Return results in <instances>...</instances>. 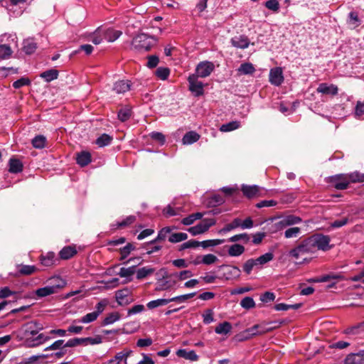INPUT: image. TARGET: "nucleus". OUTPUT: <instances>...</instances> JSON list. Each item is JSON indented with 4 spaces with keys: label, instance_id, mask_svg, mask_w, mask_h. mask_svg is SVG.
<instances>
[{
    "label": "nucleus",
    "instance_id": "nucleus-1",
    "mask_svg": "<svg viewBox=\"0 0 364 364\" xmlns=\"http://www.w3.org/2000/svg\"><path fill=\"white\" fill-rule=\"evenodd\" d=\"M157 38L154 36H148L146 33H140L132 40V46L137 51H149L156 43Z\"/></svg>",
    "mask_w": 364,
    "mask_h": 364
},
{
    "label": "nucleus",
    "instance_id": "nucleus-2",
    "mask_svg": "<svg viewBox=\"0 0 364 364\" xmlns=\"http://www.w3.org/2000/svg\"><path fill=\"white\" fill-rule=\"evenodd\" d=\"M156 283L155 290L156 291H166L174 287L176 282L171 279L172 274H168L166 269L161 268L156 272Z\"/></svg>",
    "mask_w": 364,
    "mask_h": 364
},
{
    "label": "nucleus",
    "instance_id": "nucleus-3",
    "mask_svg": "<svg viewBox=\"0 0 364 364\" xmlns=\"http://www.w3.org/2000/svg\"><path fill=\"white\" fill-rule=\"evenodd\" d=\"M316 251L313 245L312 241L311 240V237H309L302 240L296 247L291 250L289 252V255L291 257L298 259L301 256L309 253H314Z\"/></svg>",
    "mask_w": 364,
    "mask_h": 364
},
{
    "label": "nucleus",
    "instance_id": "nucleus-4",
    "mask_svg": "<svg viewBox=\"0 0 364 364\" xmlns=\"http://www.w3.org/2000/svg\"><path fill=\"white\" fill-rule=\"evenodd\" d=\"M314 247L315 251L320 250L327 251L331 248L329 245L331 238L328 235L315 234L310 237Z\"/></svg>",
    "mask_w": 364,
    "mask_h": 364
},
{
    "label": "nucleus",
    "instance_id": "nucleus-5",
    "mask_svg": "<svg viewBox=\"0 0 364 364\" xmlns=\"http://www.w3.org/2000/svg\"><path fill=\"white\" fill-rule=\"evenodd\" d=\"M216 223V220L213 218L204 219L198 225L191 227L188 231L192 235H197L205 232L208 229Z\"/></svg>",
    "mask_w": 364,
    "mask_h": 364
},
{
    "label": "nucleus",
    "instance_id": "nucleus-6",
    "mask_svg": "<svg viewBox=\"0 0 364 364\" xmlns=\"http://www.w3.org/2000/svg\"><path fill=\"white\" fill-rule=\"evenodd\" d=\"M214 65L213 63L209 61H205L200 63L196 67V76L198 77H205L210 75L214 70Z\"/></svg>",
    "mask_w": 364,
    "mask_h": 364
},
{
    "label": "nucleus",
    "instance_id": "nucleus-7",
    "mask_svg": "<svg viewBox=\"0 0 364 364\" xmlns=\"http://www.w3.org/2000/svg\"><path fill=\"white\" fill-rule=\"evenodd\" d=\"M189 82V90L194 92L196 96L203 94V84L198 80V77L195 74L190 75L188 78Z\"/></svg>",
    "mask_w": 364,
    "mask_h": 364
},
{
    "label": "nucleus",
    "instance_id": "nucleus-8",
    "mask_svg": "<svg viewBox=\"0 0 364 364\" xmlns=\"http://www.w3.org/2000/svg\"><path fill=\"white\" fill-rule=\"evenodd\" d=\"M269 81L272 84L279 86L284 81L282 70L281 68H274L269 72Z\"/></svg>",
    "mask_w": 364,
    "mask_h": 364
},
{
    "label": "nucleus",
    "instance_id": "nucleus-9",
    "mask_svg": "<svg viewBox=\"0 0 364 364\" xmlns=\"http://www.w3.org/2000/svg\"><path fill=\"white\" fill-rule=\"evenodd\" d=\"M316 91L319 93L334 96L338 94V88L333 84L328 85L326 83H321L317 87Z\"/></svg>",
    "mask_w": 364,
    "mask_h": 364
},
{
    "label": "nucleus",
    "instance_id": "nucleus-10",
    "mask_svg": "<svg viewBox=\"0 0 364 364\" xmlns=\"http://www.w3.org/2000/svg\"><path fill=\"white\" fill-rule=\"evenodd\" d=\"M346 364H363L364 363V350L357 353L349 354L345 359Z\"/></svg>",
    "mask_w": 364,
    "mask_h": 364
},
{
    "label": "nucleus",
    "instance_id": "nucleus-11",
    "mask_svg": "<svg viewBox=\"0 0 364 364\" xmlns=\"http://www.w3.org/2000/svg\"><path fill=\"white\" fill-rule=\"evenodd\" d=\"M241 191L245 196H246L248 198H252L259 195V187L256 185H242L241 187Z\"/></svg>",
    "mask_w": 364,
    "mask_h": 364
},
{
    "label": "nucleus",
    "instance_id": "nucleus-12",
    "mask_svg": "<svg viewBox=\"0 0 364 364\" xmlns=\"http://www.w3.org/2000/svg\"><path fill=\"white\" fill-rule=\"evenodd\" d=\"M231 43L235 48L245 49L248 47L250 41L247 36L241 35L232 38L231 39Z\"/></svg>",
    "mask_w": 364,
    "mask_h": 364
},
{
    "label": "nucleus",
    "instance_id": "nucleus-13",
    "mask_svg": "<svg viewBox=\"0 0 364 364\" xmlns=\"http://www.w3.org/2000/svg\"><path fill=\"white\" fill-rule=\"evenodd\" d=\"M343 178V181H336L334 183V187L337 190H345L348 187L350 183L348 180V176L346 174H338L332 178V181H336V179Z\"/></svg>",
    "mask_w": 364,
    "mask_h": 364
},
{
    "label": "nucleus",
    "instance_id": "nucleus-14",
    "mask_svg": "<svg viewBox=\"0 0 364 364\" xmlns=\"http://www.w3.org/2000/svg\"><path fill=\"white\" fill-rule=\"evenodd\" d=\"M282 323V321H272L269 323H262L259 324L260 330L259 331V334H263L267 332H269L273 331L275 328H277Z\"/></svg>",
    "mask_w": 364,
    "mask_h": 364
},
{
    "label": "nucleus",
    "instance_id": "nucleus-15",
    "mask_svg": "<svg viewBox=\"0 0 364 364\" xmlns=\"http://www.w3.org/2000/svg\"><path fill=\"white\" fill-rule=\"evenodd\" d=\"M131 88V83L129 81L119 80L114 83L113 90L118 94L124 93L129 91Z\"/></svg>",
    "mask_w": 364,
    "mask_h": 364
},
{
    "label": "nucleus",
    "instance_id": "nucleus-16",
    "mask_svg": "<svg viewBox=\"0 0 364 364\" xmlns=\"http://www.w3.org/2000/svg\"><path fill=\"white\" fill-rule=\"evenodd\" d=\"M176 355L180 358L192 361H196L198 359V356L194 350L187 351L186 349H179L177 350Z\"/></svg>",
    "mask_w": 364,
    "mask_h": 364
},
{
    "label": "nucleus",
    "instance_id": "nucleus-17",
    "mask_svg": "<svg viewBox=\"0 0 364 364\" xmlns=\"http://www.w3.org/2000/svg\"><path fill=\"white\" fill-rule=\"evenodd\" d=\"M77 163L81 166H85L91 161V155L87 151H82L77 154Z\"/></svg>",
    "mask_w": 364,
    "mask_h": 364
},
{
    "label": "nucleus",
    "instance_id": "nucleus-18",
    "mask_svg": "<svg viewBox=\"0 0 364 364\" xmlns=\"http://www.w3.org/2000/svg\"><path fill=\"white\" fill-rule=\"evenodd\" d=\"M77 254V250L74 247L67 246L60 251V257L63 259H68Z\"/></svg>",
    "mask_w": 364,
    "mask_h": 364
},
{
    "label": "nucleus",
    "instance_id": "nucleus-19",
    "mask_svg": "<svg viewBox=\"0 0 364 364\" xmlns=\"http://www.w3.org/2000/svg\"><path fill=\"white\" fill-rule=\"evenodd\" d=\"M226 271L225 274L227 279L239 278L240 276V269L236 266H223Z\"/></svg>",
    "mask_w": 364,
    "mask_h": 364
},
{
    "label": "nucleus",
    "instance_id": "nucleus-20",
    "mask_svg": "<svg viewBox=\"0 0 364 364\" xmlns=\"http://www.w3.org/2000/svg\"><path fill=\"white\" fill-rule=\"evenodd\" d=\"M200 139V135L196 132L191 131L187 132L183 137L182 141L183 144H191L197 141Z\"/></svg>",
    "mask_w": 364,
    "mask_h": 364
},
{
    "label": "nucleus",
    "instance_id": "nucleus-21",
    "mask_svg": "<svg viewBox=\"0 0 364 364\" xmlns=\"http://www.w3.org/2000/svg\"><path fill=\"white\" fill-rule=\"evenodd\" d=\"M245 248L240 244L231 245L228 249V255L231 257H238L245 252Z\"/></svg>",
    "mask_w": 364,
    "mask_h": 364
},
{
    "label": "nucleus",
    "instance_id": "nucleus-22",
    "mask_svg": "<svg viewBox=\"0 0 364 364\" xmlns=\"http://www.w3.org/2000/svg\"><path fill=\"white\" fill-rule=\"evenodd\" d=\"M23 170V164L20 160L16 159H11L9 160V172L19 173Z\"/></svg>",
    "mask_w": 364,
    "mask_h": 364
},
{
    "label": "nucleus",
    "instance_id": "nucleus-23",
    "mask_svg": "<svg viewBox=\"0 0 364 364\" xmlns=\"http://www.w3.org/2000/svg\"><path fill=\"white\" fill-rule=\"evenodd\" d=\"M232 329V325L228 321L219 323L215 328V331L218 334H228Z\"/></svg>",
    "mask_w": 364,
    "mask_h": 364
},
{
    "label": "nucleus",
    "instance_id": "nucleus-24",
    "mask_svg": "<svg viewBox=\"0 0 364 364\" xmlns=\"http://www.w3.org/2000/svg\"><path fill=\"white\" fill-rule=\"evenodd\" d=\"M50 287H55V293L58 291V289H62L65 285V282L61 279L60 277H54L49 279Z\"/></svg>",
    "mask_w": 364,
    "mask_h": 364
},
{
    "label": "nucleus",
    "instance_id": "nucleus-25",
    "mask_svg": "<svg viewBox=\"0 0 364 364\" xmlns=\"http://www.w3.org/2000/svg\"><path fill=\"white\" fill-rule=\"evenodd\" d=\"M122 31L109 28L105 32V38L109 42H113L117 40L121 35Z\"/></svg>",
    "mask_w": 364,
    "mask_h": 364
},
{
    "label": "nucleus",
    "instance_id": "nucleus-26",
    "mask_svg": "<svg viewBox=\"0 0 364 364\" xmlns=\"http://www.w3.org/2000/svg\"><path fill=\"white\" fill-rule=\"evenodd\" d=\"M37 48L36 43L31 40L23 41V50L28 55L33 54Z\"/></svg>",
    "mask_w": 364,
    "mask_h": 364
},
{
    "label": "nucleus",
    "instance_id": "nucleus-27",
    "mask_svg": "<svg viewBox=\"0 0 364 364\" xmlns=\"http://www.w3.org/2000/svg\"><path fill=\"white\" fill-rule=\"evenodd\" d=\"M40 76L42 78H44L47 82H50L51 80H55L58 76V71L55 69H50L43 72Z\"/></svg>",
    "mask_w": 364,
    "mask_h": 364
},
{
    "label": "nucleus",
    "instance_id": "nucleus-28",
    "mask_svg": "<svg viewBox=\"0 0 364 364\" xmlns=\"http://www.w3.org/2000/svg\"><path fill=\"white\" fill-rule=\"evenodd\" d=\"M224 203L225 200L220 195H213L208 199L207 205L208 207H215Z\"/></svg>",
    "mask_w": 364,
    "mask_h": 364
},
{
    "label": "nucleus",
    "instance_id": "nucleus-29",
    "mask_svg": "<svg viewBox=\"0 0 364 364\" xmlns=\"http://www.w3.org/2000/svg\"><path fill=\"white\" fill-rule=\"evenodd\" d=\"M350 183H362L364 182V173L355 171L349 174H346Z\"/></svg>",
    "mask_w": 364,
    "mask_h": 364
},
{
    "label": "nucleus",
    "instance_id": "nucleus-30",
    "mask_svg": "<svg viewBox=\"0 0 364 364\" xmlns=\"http://www.w3.org/2000/svg\"><path fill=\"white\" fill-rule=\"evenodd\" d=\"M112 141V137L107 134H102L100 137L96 139V144L100 147H103L109 145Z\"/></svg>",
    "mask_w": 364,
    "mask_h": 364
},
{
    "label": "nucleus",
    "instance_id": "nucleus-31",
    "mask_svg": "<svg viewBox=\"0 0 364 364\" xmlns=\"http://www.w3.org/2000/svg\"><path fill=\"white\" fill-rule=\"evenodd\" d=\"M237 70L240 74L250 75L255 73V69L252 63H242Z\"/></svg>",
    "mask_w": 364,
    "mask_h": 364
},
{
    "label": "nucleus",
    "instance_id": "nucleus-32",
    "mask_svg": "<svg viewBox=\"0 0 364 364\" xmlns=\"http://www.w3.org/2000/svg\"><path fill=\"white\" fill-rule=\"evenodd\" d=\"M55 287H50V286H47L43 288H39L36 291V294L38 297H44L53 294H55Z\"/></svg>",
    "mask_w": 364,
    "mask_h": 364
},
{
    "label": "nucleus",
    "instance_id": "nucleus-33",
    "mask_svg": "<svg viewBox=\"0 0 364 364\" xmlns=\"http://www.w3.org/2000/svg\"><path fill=\"white\" fill-rule=\"evenodd\" d=\"M203 214L201 213H196L184 218L181 223L185 225H190L194 223L195 220L201 219Z\"/></svg>",
    "mask_w": 364,
    "mask_h": 364
},
{
    "label": "nucleus",
    "instance_id": "nucleus-34",
    "mask_svg": "<svg viewBox=\"0 0 364 364\" xmlns=\"http://www.w3.org/2000/svg\"><path fill=\"white\" fill-rule=\"evenodd\" d=\"M18 267V273L21 275H31L37 270V268L33 265L21 264Z\"/></svg>",
    "mask_w": 364,
    "mask_h": 364
},
{
    "label": "nucleus",
    "instance_id": "nucleus-35",
    "mask_svg": "<svg viewBox=\"0 0 364 364\" xmlns=\"http://www.w3.org/2000/svg\"><path fill=\"white\" fill-rule=\"evenodd\" d=\"M154 272V269L151 267H144L140 268L136 272V278L138 279H142L147 276L153 274Z\"/></svg>",
    "mask_w": 364,
    "mask_h": 364
},
{
    "label": "nucleus",
    "instance_id": "nucleus-36",
    "mask_svg": "<svg viewBox=\"0 0 364 364\" xmlns=\"http://www.w3.org/2000/svg\"><path fill=\"white\" fill-rule=\"evenodd\" d=\"M241 220L240 218H235L232 223L226 225L223 228L219 230V233L227 232L238 227H240Z\"/></svg>",
    "mask_w": 364,
    "mask_h": 364
},
{
    "label": "nucleus",
    "instance_id": "nucleus-37",
    "mask_svg": "<svg viewBox=\"0 0 364 364\" xmlns=\"http://www.w3.org/2000/svg\"><path fill=\"white\" fill-rule=\"evenodd\" d=\"M240 126V123L238 121H232L227 124H223L220 130L223 132H230L233 131L235 129H237Z\"/></svg>",
    "mask_w": 364,
    "mask_h": 364
},
{
    "label": "nucleus",
    "instance_id": "nucleus-38",
    "mask_svg": "<svg viewBox=\"0 0 364 364\" xmlns=\"http://www.w3.org/2000/svg\"><path fill=\"white\" fill-rule=\"evenodd\" d=\"M171 302L170 299H159L156 300L151 301L147 304V307L149 309H155L158 306H164Z\"/></svg>",
    "mask_w": 364,
    "mask_h": 364
},
{
    "label": "nucleus",
    "instance_id": "nucleus-39",
    "mask_svg": "<svg viewBox=\"0 0 364 364\" xmlns=\"http://www.w3.org/2000/svg\"><path fill=\"white\" fill-rule=\"evenodd\" d=\"M360 331H364V321L358 323L355 326L347 328L344 332L346 334H358Z\"/></svg>",
    "mask_w": 364,
    "mask_h": 364
},
{
    "label": "nucleus",
    "instance_id": "nucleus-40",
    "mask_svg": "<svg viewBox=\"0 0 364 364\" xmlns=\"http://www.w3.org/2000/svg\"><path fill=\"white\" fill-rule=\"evenodd\" d=\"M46 142V138L43 135L36 136L32 140V145L36 149H42L45 146Z\"/></svg>",
    "mask_w": 364,
    "mask_h": 364
},
{
    "label": "nucleus",
    "instance_id": "nucleus-41",
    "mask_svg": "<svg viewBox=\"0 0 364 364\" xmlns=\"http://www.w3.org/2000/svg\"><path fill=\"white\" fill-rule=\"evenodd\" d=\"M188 238V235L184 232H177L172 234L169 238L168 241L172 243L179 242L183 240H186Z\"/></svg>",
    "mask_w": 364,
    "mask_h": 364
},
{
    "label": "nucleus",
    "instance_id": "nucleus-42",
    "mask_svg": "<svg viewBox=\"0 0 364 364\" xmlns=\"http://www.w3.org/2000/svg\"><path fill=\"white\" fill-rule=\"evenodd\" d=\"M135 246L133 243H127L124 247L120 249L121 258L120 259H124L132 251L135 250Z\"/></svg>",
    "mask_w": 364,
    "mask_h": 364
},
{
    "label": "nucleus",
    "instance_id": "nucleus-43",
    "mask_svg": "<svg viewBox=\"0 0 364 364\" xmlns=\"http://www.w3.org/2000/svg\"><path fill=\"white\" fill-rule=\"evenodd\" d=\"M171 231V228L169 227H165L164 228H162L159 234H158V236L156 237V238L154 240H151V243H155L158 241H164L165 240V239L166 238V236L168 234H169Z\"/></svg>",
    "mask_w": 364,
    "mask_h": 364
},
{
    "label": "nucleus",
    "instance_id": "nucleus-44",
    "mask_svg": "<svg viewBox=\"0 0 364 364\" xmlns=\"http://www.w3.org/2000/svg\"><path fill=\"white\" fill-rule=\"evenodd\" d=\"M132 111L129 107H123L118 112V118L122 122H125L129 119Z\"/></svg>",
    "mask_w": 364,
    "mask_h": 364
},
{
    "label": "nucleus",
    "instance_id": "nucleus-45",
    "mask_svg": "<svg viewBox=\"0 0 364 364\" xmlns=\"http://www.w3.org/2000/svg\"><path fill=\"white\" fill-rule=\"evenodd\" d=\"M55 255L53 252H48L46 256L41 257V264L46 267H50L53 264Z\"/></svg>",
    "mask_w": 364,
    "mask_h": 364
},
{
    "label": "nucleus",
    "instance_id": "nucleus-46",
    "mask_svg": "<svg viewBox=\"0 0 364 364\" xmlns=\"http://www.w3.org/2000/svg\"><path fill=\"white\" fill-rule=\"evenodd\" d=\"M225 242L224 240L220 239H216V240H204L202 242H200V245L202 246L203 248H207L209 247H214L219 245Z\"/></svg>",
    "mask_w": 364,
    "mask_h": 364
},
{
    "label": "nucleus",
    "instance_id": "nucleus-47",
    "mask_svg": "<svg viewBox=\"0 0 364 364\" xmlns=\"http://www.w3.org/2000/svg\"><path fill=\"white\" fill-rule=\"evenodd\" d=\"M274 255L271 252H267L258 258L255 259L257 265H263L273 259Z\"/></svg>",
    "mask_w": 364,
    "mask_h": 364
},
{
    "label": "nucleus",
    "instance_id": "nucleus-48",
    "mask_svg": "<svg viewBox=\"0 0 364 364\" xmlns=\"http://www.w3.org/2000/svg\"><path fill=\"white\" fill-rule=\"evenodd\" d=\"M240 240L243 241L245 243H247L250 240L249 235L247 233H241L233 235L228 240V241L230 242H236Z\"/></svg>",
    "mask_w": 364,
    "mask_h": 364
},
{
    "label": "nucleus",
    "instance_id": "nucleus-49",
    "mask_svg": "<svg viewBox=\"0 0 364 364\" xmlns=\"http://www.w3.org/2000/svg\"><path fill=\"white\" fill-rule=\"evenodd\" d=\"M240 305L245 309H250L255 306V302L252 297L246 296L241 300Z\"/></svg>",
    "mask_w": 364,
    "mask_h": 364
},
{
    "label": "nucleus",
    "instance_id": "nucleus-50",
    "mask_svg": "<svg viewBox=\"0 0 364 364\" xmlns=\"http://www.w3.org/2000/svg\"><path fill=\"white\" fill-rule=\"evenodd\" d=\"M256 266H257V264L255 259H247L244 263L243 270L246 274H250L251 273L252 269Z\"/></svg>",
    "mask_w": 364,
    "mask_h": 364
},
{
    "label": "nucleus",
    "instance_id": "nucleus-51",
    "mask_svg": "<svg viewBox=\"0 0 364 364\" xmlns=\"http://www.w3.org/2000/svg\"><path fill=\"white\" fill-rule=\"evenodd\" d=\"M135 272V265H132V267H129L128 268L122 267L119 270V272L118 274L121 277H127L129 276H132Z\"/></svg>",
    "mask_w": 364,
    "mask_h": 364
},
{
    "label": "nucleus",
    "instance_id": "nucleus-52",
    "mask_svg": "<svg viewBox=\"0 0 364 364\" xmlns=\"http://www.w3.org/2000/svg\"><path fill=\"white\" fill-rule=\"evenodd\" d=\"M301 229L298 227L290 228L284 232L286 238L296 237L300 233Z\"/></svg>",
    "mask_w": 364,
    "mask_h": 364
},
{
    "label": "nucleus",
    "instance_id": "nucleus-53",
    "mask_svg": "<svg viewBox=\"0 0 364 364\" xmlns=\"http://www.w3.org/2000/svg\"><path fill=\"white\" fill-rule=\"evenodd\" d=\"M284 218L286 221L285 222L286 225H288V226L299 223L301 221V218H299L298 216L293 215H288L284 216Z\"/></svg>",
    "mask_w": 364,
    "mask_h": 364
},
{
    "label": "nucleus",
    "instance_id": "nucleus-54",
    "mask_svg": "<svg viewBox=\"0 0 364 364\" xmlns=\"http://www.w3.org/2000/svg\"><path fill=\"white\" fill-rule=\"evenodd\" d=\"M154 243H146L142 245V248L146 249L147 250L146 254L151 255L155 252L159 251L161 249V246L160 245H154Z\"/></svg>",
    "mask_w": 364,
    "mask_h": 364
},
{
    "label": "nucleus",
    "instance_id": "nucleus-55",
    "mask_svg": "<svg viewBox=\"0 0 364 364\" xmlns=\"http://www.w3.org/2000/svg\"><path fill=\"white\" fill-rule=\"evenodd\" d=\"M173 277L178 278L179 280H184L193 276V273L190 270H183L179 273L172 274Z\"/></svg>",
    "mask_w": 364,
    "mask_h": 364
},
{
    "label": "nucleus",
    "instance_id": "nucleus-56",
    "mask_svg": "<svg viewBox=\"0 0 364 364\" xmlns=\"http://www.w3.org/2000/svg\"><path fill=\"white\" fill-rule=\"evenodd\" d=\"M213 311L211 309H206L203 314V323L205 324L210 323L214 321Z\"/></svg>",
    "mask_w": 364,
    "mask_h": 364
},
{
    "label": "nucleus",
    "instance_id": "nucleus-57",
    "mask_svg": "<svg viewBox=\"0 0 364 364\" xmlns=\"http://www.w3.org/2000/svg\"><path fill=\"white\" fill-rule=\"evenodd\" d=\"M196 294V292L190 293L187 294H183L178 296L173 297L170 299L171 302V301H176V302H184L186 300L193 298Z\"/></svg>",
    "mask_w": 364,
    "mask_h": 364
},
{
    "label": "nucleus",
    "instance_id": "nucleus-58",
    "mask_svg": "<svg viewBox=\"0 0 364 364\" xmlns=\"http://www.w3.org/2000/svg\"><path fill=\"white\" fill-rule=\"evenodd\" d=\"M97 317H98V313H95L93 311V312L89 313V314H86L85 316H84L83 317H82V318L80 319V321L82 323H90V322L95 321Z\"/></svg>",
    "mask_w": 364,
    "mask_h": 364
},
{
    "label": "nucleus",
    "instance_id": "nucleus-59",
    "mask_svg": "<svg viewBox=\"0 0 364 364\" xmlns=\"http://www.w3.org/2000/svg\"><path fill=\"white\" fill-rule=\"evenodd\" d=\"M119 318H120V316H119V313H117V312L112 313L105 318L103 323L105 325L111 324V323L117 321V320H119Z\"/></svg>",
    "mask_w": 364,
    "mask_h": 364
},
{
    "label": "nucleus",
    "instance_id": "nucleus-60",
    "mask_svg": "<svg viewBox=\"0 0 364 364\" xmlns=\"http://www.w3.org/2000/svg\"><path fill=\"white\" fill-rule=\"evenodd\" d=\"M31 80L28 77H21L13 83V87L16 89H18L25 85H29Z\"/></svg>",
    "mask_w": 364,
    "mask_h": 364
},
{
    "label": "nucleus",
    "instance_id": "nucleus-61",
    "mask_svg": "<svg viewBox=\"0 0 364 364\" xmlns=\"http://www.w3.org/2000/svg\"><path fill=\"white\" fill-rule=\"evenodd\" d=\"M218 260V257L213 254H208L203 257L201 262L205 264H212Z\"/></svg>",
    "mask_w": 364,
    "mask_h": 364
},
{
    "label": "nucleus",
    "instance_id": "nucleus-62",
    "mask_svg": "<svg viewBox=\"0 0 364 364\" xmlns=\"http://www.w3.org/2000/svg\"><path fill=\"white\" fill-rule=\"evenodd\" d=\"M11 49L9 46L1 45L0 46V58H6L11 55Z\"/></svg>",
    "mask_w": 364,
    "mask_h": 364
},
{
    "label": "nucleus",
    "instance_id": "nucleus-63",
    "mask_svg": "<svg viewBox=\"0 0 364 364\" xmlns=\"http://www.w3.org/2000/svg\"><path fill=\"white\" fill-rule=\"evenodd\" d=\"M199 246H200V242L193 240H188V241L183 243L181 245L180 250H185V249H188V248H195V247H197Z\"/></svg>",
    "mask_w": 364,
    "mask_h": 364
},
{
    "label": "nucleus",
    "instance_id": "nucleus-64",
    "mask_svg": "<svg viewBox=\"0 0 364 364\" xmlns=\"http://www.w3.org/2000/svg\"><path fill=\"white\" fill-rule=\"evenodd\" d=\"M156 75L159 78L165 80L169 75V69L166 68H159L156 70Z\"/></svg>",
    "mask_w": 364,
    "mask_h": 364
}]
</instances>
